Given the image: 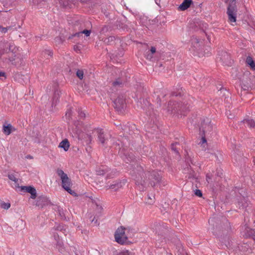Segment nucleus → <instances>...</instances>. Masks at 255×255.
I'll return each mask as SVG.
<instances>
[{"label": "nucleus", "mask_w": 255, "mask_h": 255, "mask_svg": "<svg viewBox=\"0 0 255 255\" xmlns=\"http://www.w3.org/2000/svg\"><path fill=\"white\" fill-rule=\"evenodd\" d=\"M130 174L135 184L141 190H144L147 184L154 187L161 183L162 177L157 171L152 170L145 172L140 165L136 164V167L132 170Z\"/></svg>", "instance_id": "f257e3e1"}, {"label": "nucleus", "mask_w": 255, "mask_h": 255, "mask_svg": "<svg viewBox=\"0 0 255 255\" xmlns=\"http://www.w3.org/2000/svg\"><path fill=\"white\" fill-rule=\"evenodd\" d=\"M208 222L213 226V233L219 241L226 247L230 246L229 235L231 232L230 224L225 217L215 216L210 218Z\"/></svg>", "instance_id": "f03ea898"}, {"label": "nucleus", "mask_w": 255, "mask_h": 255, "mask_svg": "<svg viewBox=\"0 0 255 255\" xmlns=\"http://www.w3.org/2000/svg\"><path fill=\"white\" fill-rule=\"evenodd\" d=\"M113 145L119 150V154L123 160L126 163H133L135 161V157L132 152L123 146V142L118 140L114 142Z\"/></svg>", "instance_id": "7ed1b4c3"}, {"label": "nucleus", "mask_w": 255, "mask_h": 255, "mask_svg": "<svg viewBox=\"0 0 255 255\" xmlns=\"http://www.w3.org/2000/svg\"><path fill=\"white\" fill-rule=\"evenodd\" d=\"M50 232L57 242V246L61 247L62 243L60 241L59 237H61L62 235L64 236L67 235L68 233V226L63 224L56 223L54 226L51 229Z\"/></svg>", "instance_id": "20e7f679"}, {"label": "nucleus", "mask_w": 255, "mask_h": 255, "mask_svg": "<svg viewBox=\"0 0 255 255\" xmlns=\"http://www.w3.org/2000/svg\"><path fill=\"white\" fill-rule=\"evenodd\" d=\"M135 96L137 100V105L138 107L145 111L147 115L151 116L152 113H153V106L148 101L147 98L145 97L144 93H143L142 96H139L138 93L135 94Z\"/></svg>", "instance_id": "39448f33"}, {"label": "nucleus", "mask_w": 255, "mask_h": 255, "mask_svg": "<svg viewBox=\"0 0 255 255\" xmlns=\"http://www.w3.org/2000/svg\"><path fill=\"white\" fill-rule=\"evenodd\" d=\"M188 110H189V106L182 102H176L169 101L168 104L167 111H170L171 114L184 113Z\"/></svg>", "instance_id": "423d86ee"}, {"label": "nucleus", "mask_w": 255, "mask_h": 255, "mask_svg": "<svg viewBox=\"0 0 255 255\" xmlns=\"http://www.w3.org/2000/svg\"><path fill=\"white\" fill-rule=\"evenodd\" d=\"M212 130V127L211 125V121L208 118H204L201 122V125L200 128V132L201 135L200 144L207 143L205 136V133L207 131H211Z\"/></svg>", "instance_id": "0eeeda50"}, {"label": "nucleus", "mask_w": 255, "mask_h": 255, "mask_svg": "<svg viewBox=\"0 0 255 255\" xmlns=\"http://www.w3.org/2000/svg\"><path fill=\"white\" fill-rule=\"evenodd\" d=\"M125 228L121 226L115 233L116 242L121 245H129L131 243L128 241V237L125 234Z\"/></svg>", "instance_id": "6e6552de"}, {"label": "nucleus", "mask_w": 255, "mask_h": 255, "mask_svg": "<svg viewBox=\"0 0 255 255\" xmlns=\"http://www.w3.org/2000/svg\"><path fill=\"white\" fill-rule=\"evenodd\" d=\"M254 77L250 76V73H245L244 74L241 86L242 89L244 91H249L252 89Z\"/></svg>", "instance_id": "1a4fd4ad"}, {"label": "nucleus", "mask_w": 255, "mask_h": 255, "mask_svg": "<svg viewBox=\"0 0 255 255\" xmlns=\"http://www.w3.org/2000/svg\"><path fill=\"white\" fill-rule=\"evenodd\" d=\"M218 59L226 66H231L233 62L230 55L224 50L222 49L219 51Z\"/></svg>", "instance_id": "9d476101"}, {"label": "nucleus", "mask_w": 255, "mask_h": 255, "mask_svg": "<svg viewBox=\"0 0 255 255\" xmlns=\"http://www.w3.org/2000/svg\"><path fill=\"white\" fill-rule=\"evenodd\" d=\"M113 102L115 109L117 111L123 113L126 106L125 97L123 95H119Z\"/></svg>", "instance_id": "9b49d317"}, {"label": "nucleus", "mask_w": 255, "mask_h": 255, "mask_svg": "<svg viewBox=\"0 0 255 255\" xmlns=\"http://www.w3.org/2000/svg\"><path fill=\"white\" fill-rule=\"evenodd\" d=\"M56 173L61 178L62 181V187L64 189L66 187L71 186L72 183L71 179L68 177L67 174L65 173L62 169L59 168L57 169Z\"/></svg>", "instance_id": "f8f14e48"}, {"label": "nucleus", "mask_w": 255, "mask_h": 255, "mask_svg": "<svg viewBox=\"0 0 255 255\" xmlns=\"http://www.w3.org/2000/svg\"><path fill=\"white\" fill-rule=\"evenodd\" d=\"M15 49H13L11 53H9V60L11 64L15 66H19L22 64L23 60L19 54H15L16 51H14Z\"/></svg>", "instance_id": "ddd939ff"}, {"label": "nucleus", "mask_w": 255, "mask_h": 255, "mask_svg": "<svg viewBox=\"0 0 255 255\" xmlns=\"http://www.w3.org/2000/svg\"><path fill=\"white\" fill-rule=\"evenodd\" d=\"M51 204V203L48 198L43 195L37 197L35 203V205L40 209Z\"/></svg>", "instance_id": "4468645a"}, {"label": "nucleus", "mask_w": 255, "mask_h": 255, "mask_svg": "<svg viewBox=\"0 0 255 255\" xmlns=\"http://www.w3.org/2000/svg\"><path fill=\"white\" fill-rule=\"evenodd\" d=\"M227 13L228 15L229 22L231 23L233 25H234L233 23H236V7L234 5H230L228 6Z\"/></svg>", "instance_id": "2eb2a0df"}, {"label": "nucleus", "mask_w": 255, "mask_h": 255, "mask_svg": "<svg viewBox=\"0 0 255 255\" xmlns=\"http://www.w3.org/2000/svg\"><path fill=\"white\" fill-rule=\"evenodd\" d=\"M54 95L53 97V100L51 103V109L50 110V111L52 112H55V110L53 109V107H55L56 104L58 102V99L59 98L61 92L60 90L58 89V86L57 84H55L54 87Z\"/></svg>", "instance_id": "dca6fc26"}, {"label": "nucleus", "mask_w": 255, "mask_h": 255, "mask_svg": "<svg viewBox=\"0 0 255 255\" xmlns=\"http://www.w3.org/2000/svg\"><path fill=\"white\" fill-rule=\"evenodd\" d=\"M189 51L194 57H203L210 55L208 49H189Z\"/></svg>", "instance_id": "f3484780"}, {"label": "nucleus", "mask_w": 255, "mask_h": 255, "mask_svg": "<svg viewBox=\"0 0 255 255\" xmlns=\"http://www.w3.org/2000/svg\"><path fill=\"white\" fill-rule=\"evenodd\" d=\"M108 53L111 59L117 60L124 55V49H112V50L108 52Z\"/></svg>", "instance_id": "a211bd4d"}, {"label": "nucleus", "mask_w": 255, "mask_h": 255, "mask_svg": "<svg viewBox=\"0 0 255 255\" xmlns=\"http://www.w3.org/2000/svg\"><path fill=\"white\" fill-rule=\"evenodd\" d=\"M15 130L16 128L12 126L11 124L8 123L6 121H5L2 128V131L4 134L6 136L9 135Z\"/></svg>", "instance_id": "6ab92c4d"}, {"label": "nucleus", "mask_w": 255, "mask_h": 255, "mask_svg": "<svg viewBox=\"0 0 255 255\" xmlns=\"http://www.w3.org/2000/svg\"><path fill=\"white\" fill-rule=\"evenodd\" d=\"M82 122L79 121H75L74 122V127L72 128V132L75 134V137L79 138L82 132Z\"/></svg>", "instance_id": "aec40b11"}, {"label": "nucleus", "mask_w": 255, "mask_h": 255, "mask_svg": "<svg viewBox=\"0 0 255 255\" xmlns=\"http://www.w3.org/2000/svg\"><path fill=\"white\" fill-rule=\"evenodd\" d=\"M21 190L24 191V192L30 193L31 196L30 198L34 199L37 197V193L35 188L32 186H22L20 187Z\"/></svg>", "instance_id": "412c9836"}, {"label": "nucleus", "mask_w": 255, "mask_h": 255, "mask_svg": "<svg viewBox=\"0 0 255 255\" xmlns=\"http://www.w3.org/2000/svg\"><path fill=\"white\" fill-rule=\"evenodd\" d=\"M238 206L239 208L244 209L248 206V199L247 197L240 195L237 198Z\"/></svg>", "instance_id": "4be33fe9"}, {"label": "nucleus", "mask_w": 255, "mask_h": 255, "mask_svg": "<svg viewBox=\"0 0 255 255\" xmlns=\"http://www.w3.org/2000/svg\"><path fill=\"white\" fill-rule=\"evenodd\" d=\"M127 182V180L124 179L123 180H117L114 181L112 184L109 186L110 189H113L114 191H117L119 189L122 188Z\"/></svg>", "instance_id": "5701e85b"}, {"label": "nucleus", "mask_w": 255, "mask_h": 255, "mask_svg": "<svg viewBox=\"0 0 255 255\" xmlns=\"http://www.w3.org/2000/svg\"><path fill=\"white\" fill-rule=\"evenodd\" d=\"M7 177L8 179L12 181H13L14 185V188H19V184L18 182V178L17 176V173H8L7 175Z\"/></svg>", "instance_id": "b1692460"}, {"label": "nucleus", "mask_w": 255, "mask_h": 255, "mask_svg": "<svg viewBox=\"0 0 255 255\" xmlns=\"http://www.w3.org/2000/svg\"><path fill=\"white\" fill-rule=\"evenodd\" d=\"M53 210L58 214L59 216L61 218V220L64 221H68L69 218H67L65 216L64 210L58 206H55L53 208Z\"/></svg>", "instance_id": "393cba45"}, {"label": "nucleus", "mask_w": 255, "mask_h": 255, "mask_svg": "<svg viewBox=\"0 0 255 255\" xmlns=\"http://www.w3.org/2000/svg\"><path fill=\"white\" fill-rule=\"evenodd\" d=\"M159 93H162V96L164 97L166 96V94L163 93L161 90L157 89L156 91H155L153 95V97L155 99V101L157 103V107H161V99L160 98V95L157 94Z\"/></svg>", "instance_id": "a878e982"}, {"label": "nucleus", "mask_w": 255, "mask_h": 255, "mask_svg": "<svg viewBox=\"0 0 255 255\" xmlns=\"http://www.w3.org/2000/svg\"><path fill=\"white\" fill-rule=\"evenodd\" d=\"M97 132L98 133V138L99 141L103 145H104L105 143L106 138L103 129L101 128H97Z\"/></svg>", "instance_id": "bb28decb"}, {"label": "nucleus", "mask_w": 255, "mask_h": 255, "mask_svg": "<svg viewBox=\"0 0 255 255\" xmlns=\"http://www.w3.org/2000/svg\"><path fill=\"white\" fill-rule=\"evenodd\" d=\"M156 49H146L144 51V57L148 60H151L153 58V55L156 52Z\"/></svg>", "instance_id": "cd10ccee"}, {"label": "nucleus", "mask_w": 255, "mask_h": 255, "mask_svg": "<svg viewBox=\"0 0 255 255\" xmlns=\"http://www.w3.org/2000/svg\"><path fill=\"white\" fill-rule=\"evenodd\" d=\"M117 127H119V128H121L124 130L125 133H127L129 135H131L133 133H134V132L132 131V130L135 128V126L134 125L131 126L130 127L125 126L124 128H122V126L121 125L117 126Z\"/></svg>", "instance_id": "c85d7f7f"}, {"label": "nucleus", "mask_w": 255, "mask_h": 255, "mask_svg": "<svg viewBox=\"0 0 255 255\" xmlns=\"http://www.w3.org/2000/svg\"><path fill=\"white\" fill-rule=\"evenodd\" d=\"M192 2V0H184L179 5V8L181 10H185L190 7Z\"/></svg>", "instance_id": "c756f323"}, {"label": "nucleus", "mask_w": 255, "mask_h": 255, "mask_svg": "<svg viewBox=\"0 0 255 255\" xmlns=\"http://www.w3.org/2000/svg\"><path fill=\"white\" fill-rule=\"evenodd\" d=\"M70 144L69 142L68 141L67 139H65L63 140L59 145V147H60L61 148H63L64 151H68L69 148Z\"/></svg>", "instance_id": "7c9ffc66"}, {"label": "nucleus", "mask_w": 255, "mask_h": 255, "mask_svg": "<svg viewBox=\"0 0 255 255\" xmlns=\"http://www.w3.org/2000/svg\"><path fill=\"white\" fill-rule=\"evenodd\" d=\"M109 169L104 166H102L96 170V174L98 175H104L108 173Z\"/></svg>", "instance_id": "2f4dec72"}, {"label": "nucleus", "mask_w": 255, "mask_h": 255, "mask_svg": "<svg viewBox=\"0 0 255 255\" xmlns=\"http://www.w3.org/2000/svg\"><path fill=\"white\" fill-rule=\"evenodd\" d=\"M128 44L126 43L125 46H131L132 47H144L145 46H147L146 44L142 43L140 42H134L132 41H128ZM122 46H125V45H122Z\"/></svg>", "instance_id": "473e14b6"}, {"label": "nucleus", "mask_w": 255, "mask_h": 255, "mask_svg": "<svg viewBox=\"0 0 255 255\" xmlns=\"http://www.w3.org/2000/svg\"><path fill=\"white\" fill-rule=\"evenodd\" d=\"M112 86L116 88L123 87L124 82L121 78H118L112 82Z\"/></svg>", "instance_id": "72a5a7b5"}, {"label": "nucleus", "mask_w": 255, "mask_h": 255, "mask_svg": "<svg viewBox=\"0 0 255 255\" xmlns=\"http://www.w3.org/2000/svg\"><path fill=\"white\" fill-rule=\"evenodd\" d=\"M242 122L249 127L255 128V119H245Z\"/></svg>", "instance_id": "f704fd0d"}, {"label": "nucleus", "mask_w": 255, "mask_h": 255, "mask_svg": "<svg viewBox=\"0 0 255 255\" xmlns=\"http://www.w3.org/2000/svg\"><path fill=\"white\" fill-rule=\"evenodd\" d=\"M246 62L252 70H255V62L251 57L248 56L247 58Z\"/></svg>", "instance_id": "c9c22d12"}, {"label": "nucleus", "mask_w": 255, "mask_h": 255, "mask_svg": "<svg viewBox=\"0 0 255 255\" xmlns=\"http://www.w3.org/2000/svg\"><path fill=\"white\" fill-rule=\"evenodd\" d=\"M177 144H179L178 142L172 143L171 144V149L174 152L175 155L178 156V157H180V156L179 155V151L177 149V148L176 147V145Z\"/></svg>", "instance_id": "e433bc0d"}, {"label": "nucleus", "mask_w": 255, "mask_h": 255, "mask_svg": "<svg viewBox=\"0 0 255 255\" xmlns=\"http://www.w3.org/2000/svg\"><path fill=\"white\" fill-rule=\"evenodd\" d=\"M218 92H220L219 95H221L222 96H225L226 98L227 97H228L230 95L229 92L227 91L225 88L222 87L220 88Z\"/></svg>", "instance_id": "4c0bfd02"}, {"label": "nucleus", "mask_w": 255, "mask_h": 255, "mask_svg": "<svg viewBox=\"0 0 255 255\" xmlns=\"http://www.w3.org/2000/svg\"><path fill=\"white\" fill-rule=\"evenodd\" d=\"M185 161L188 163L190 164V163L193 164V161L191 158V156L189 154V153L187 152V150H185Z\"/></svg>", "instance_id": "58836bf2"}, {"label": "nucleus", "mask_w": 255, "mask_h": 255, "mask_svg": "<svg viewBox=\"0 0 255 255\" xmlns=\"http://www.w3.org/2000/svg\"><path fill=\"white\" fill-rule=\"evenodd\" d=\"M91 33V31L89 30H84L82 31L76 33L74 36H80L81 35H82L83 34H85L86 36H89Z\"/></svg>", "instance_id": "ea45409f"}, {"label": "nucleus", "mask_w": 255, "mask_h": 255, "mask_svg": "<svg viewBox=\"0 0 255 255\" xmlns=\"http://www.w3.org/2000/svg\"><path fill=\"white\" fill-rule=\"evenodd\" d=\"M11 204L9 202H4L1 201V208L5 210L8 209L10 207Z\"/></svg>", "instance_id": "a19ab883"}, {"label": "nucleus", "mask_w": 255, "mask_h": 255, "mask_svg": "<svg viewBox=\"0 0 255 255\" xmlns=\"http://www.w3.org/2000/svg\"><path fill=\"white\" fill-rule=\"evenodd\" d=\"M12 2V0H3L2 3L4 7L6 8H8L9 6Z\"/></svg>", "instance_id": "79ce46f5"}, {"label": "nucleus", "mask_w": 255, "mask_h": 255, "mask_svg": "<svg viewBox=\"0 0 255 255\" xmlns=\"http://www.w3.org/2000/svg\"><path fill=\"white\" fill-rule=\"evenodd\" d=\"M64 189L71 195L74 196H77V193L74 191L71 190L70 187H66V188H64Z\"/></svg>", "instance_id": "37998d69"}, {"label": "nucleus", "mask_w": 255, "mask_h": 255, "mask_svg": "<svg viewBox=\"0 0 255 255\" xmlns=\"http://www.w3.org/2000/svg\"><path fill=\"white\" fill-rule=\"evenodd\" d=\"M76 76L80 79L82 80L83 78L84 72L83 70L78 69L76 72Z\"/></svg>", "instance_id": "c03bdc74"}, {"label": "nucleus", "mask_w": 255, "mask_h": 255, "mask_svg": "<svg viewBox=\"0 0 255 255\" xmlns=\"http://www.w3.org/2000/svg\"><path fill=\"white\" fill-rule=\"evenodd\" d=\"M117 255H134V254L129 251L126 250L120 252Z\"/></svg>", "instance_id": "a18cd8bd"}, {"label": "nucleus", "mask_w": 255, "mask_h": 255, "mask_svg": "<svg viewBox=\"0 0 255 255\" xmlns=\"http://www.w3.org/2000/svg\"><path fill=\"white\" fill-rule=\"evenodd\" d=\"M59 1V4L61 5H62L64 7H66L68 5V0H58Z\"/></svg>", "instance_id": "49530a36"}, {"label": "nucleus", "mask_w": 255, "mask_h": 255, "mask_svg": "<svg viewBox=\"0 0 255 255\" xmlns=\"http://www.w3.org/2000/svg\"><path fill=\"white\" fill-rule=\"evenodd\" d=\"M183 95V94L181 92H172L171 94V96H175V97H177V96H179V97H182V96Z\"/></svg>", "instance_id": "de8ad7c7"}, {"label": "nucleus", "mask_w": 255, "mask_h": 255, "mask_svg": "<svg viewBox=\"0 0 255 255\" xmlns=\"http://www.w3.org/2000/svg\"><path fill=\"white\" fill-rule=\"evenodd\" d=\"M154 199H152L150 196H148V199L147 201H146V203L148 204L149 205H152L154 203Z\"/></svg>", "instance_id": "09e8293b"}, {"label": "nucleus", "mask_w": 255, "mask_h": 255, "mask_svg": "<svg viewBox=\"0 0 255 255\" xmlns=\"http://www.w3.org/2000/svg\"><path fill=\"white\" fill-rule=\"evenodd\" d=\"M44 54H47L48 56L51 57L53 55V52L52 50H50L49 49H45L43 52Z\"/></svg>", "instance_id": "8fccbe9b"}, {"label": "nucleus", "mask_w": 255, "mask_h": 255, "mask_svg": "<svg viewBox=\"0 0 255 255\" xmlns=\"http://www.w3.org/2000/svg\"><path fill=\"white\" fill-rule=\"evenodd\" d=\"M196 196L201 197L202 196V191L199 189H196L195 190L194 192Z\"/></svg>", "instance_id": "3c124183"}, {"label": "nucleus", "mask_w": 255, "mask_h": 255, "mask_svg": "<svg viewBox=\"0 0 255 255\" xmlns=\"http://www.w3.org/2000/svg\"><path fill=\"white\" fill-rule=\"evenodd\" d=\"M78 114H79V116L80 118H85V114L84 113V112H83L80 109L78 110Z\"/></svg>", "instance_id": "603ef678"}, {"label": "nucleus", "mask_w": 255, "mask_h": 255, "mask_svg": "<svg viewBox=\"0 0 255 255\" xmlns=\"http://www.w3.org/2000/svg\"><path fill=\"white\" fill-rule=\"evenodd\" d=\"M72 115V111L71 109L68 110L65 114V116L69 118V119L71 118Z\"/></svg>", "instance_id": "864d4df0"}, {"label": "nucleus", "mask_w": 255, "mask_h": 255, "mask_svg": "<svg viewBox=\"0 0 255 255\" xmlns=\"http://www.w3.org/2000/svg\"><path fill=\"white\" fill-rule=\"evenodd\" d=\"M86 135L88 138V139L86 140V143L90 144L92 140V137L90 134H87Z\"/></svg>", "instance_id": "5fc2aeb1"}, {"label": "nucleus", "mask_w": 255, "mask_h": 255, "mask_svg": "<svg viewBox=\"0 0 255 255\" xmlns=\"http://www.w3.org/2000/svg\"><path fill=\"white\" fill-rule=\"evenodd\" d=\"M10 29V27L3 28L1 27V33H6L8 30H9Z\"/></svg>", "instance_id": "6e6d98bb"}, {"label": "nucleus", "mask_w": 255, "mask_h": 255, "mask_svg": "<svg viewBox=\"0 0 255 255\" xmlns=\"http://www.w3.org/2000/svg\"><path fill=\"white\" fill-rule=\"evenodd\" d=\"M91 222L92 223H94L95 225H99V223H98V220L96 219L95 217L92 219Z\"/></svg>", "instance_id": "4d7b16f0"}, {"label": "nucleus", "mask_w": 255, "mask_h": 255, "mask_svg": "<svg viewBox=\"0 0 255 255\" xmlns=\"http://www.w3.org/2000/svg\"><path fill=\"white\" fill-rule=\"evenodd\" d=\"M102 209H103V208L102 207V206L97 205V209H96L97 210H98L99 211H101Z\"/></svg>", "instance_id": "13d9d810"}, {"label": "nucleus", "mask_w": 255, "mask_h": 255, "mask_svg": "<svg viewBox=\"0 0 255 255\" xmlns=\"http://www.w3.org/2000/svg\"><path fill=\"white\" fill-rule=\"evenodd\" d=\"M216 175H217V176H219V177H222V176L223 175V173H222V172H219V171H218V172H217V173H216Z\"/></svg>", "instance_id": "bf43d9fd"}, {"label": "nucleus", "mask_w": 255, "mask_h": 255, "mask_svg": "<svg viewBox=\"0 0 255 255\" xmlns=\"http://www.w3.org/2000/svg\"><path fill=\"white\" fill-rule=\"evenodd\" d=\"M1 77H4V79H5L6 78L5 73L1 71Z\"/></svg>", "instance_id": "052dcab7"}, {"label": "nucleus", "mask_w": 255, "mask_h": 255, "mask_svg": "<svg viewBox=\"0 0 255 255\" xmlns=\"http://www.w3.org/2000/svg\"><path fill=\"white\" fill-rule=\"evenodd\" d=\"M55 40H56V42H57L58 43H59V42H61L62 41V40L61 39V37H60V38H58V37L56 38Z\"/></svg>", "instance_id": "680f3d73"}, {"label": "nucleus", "mask_w": 255, "mask_h": 255, "mask_svg": "<svg viewBox=\"0 0 255 255\" xmlns=\"http://www.w3.org/2000/svg\"><path fill=\"white\" fill-rule=\"evenodd\" d=\"M115 39V37H113V36H111V37H109L108 38V41H112L114 39Z\"/></svg>", "instance_id": "e2e57ef3"}, {"label": "nucleus", "mask_w": 255, "mask_h": 255, "mask_svg": "<svg viewBox=\"0 0 255 255\" xmlns=\"http://www.w3.org/2000/svg\"><path fill=\"white\" fill-rule=\"evenodd\" d=\"M74 50L77 52V53H80V49H79V48H77V49H74Z\"/></svg>", "instance_id": "0e129e2a"}, {"label": "nucleus", "mask_w": 255, "mask_h": 255, "mask_svg": "<svg viewBox=\"0 0 255 255\" xmlns=\"http://www.w3.org/2000/svg\"><path fill=\"white\" fill-rule=\"evenodd\" d=\"M206 178H207V181L209 183V180L211 179V178L208 175H206Z\"/></svg>", "instance_id": "69168bd1"}, {"label": "nucleus", "mask_w": 255, "mask_h": 255, "mask_svg": "<svg viewBox=\"0 0 255 255\" xmlns=\"http://www.w3.org/2000/svg\"><path fill=\"white\" fill-rule=\"evenodd\" d=\"M163 228H164L166 230H168V227L166 225H163Z\"/></svg>", "instance_id": "338daca9"}, {"label": "nucleus", "mask_w": 255, "mask_h": 255, "mask_svg": "<svg viewBox=\"0 0 255 255\" xmlns=\"http://www.w3.org/2000/svg\"><path fill=\"white\" fill-rule=\"evenodd\" d=\"M26 158H32V157L30 155H27Z\"/></svg>", "instance_id": "774afa93"}]
</instances>
